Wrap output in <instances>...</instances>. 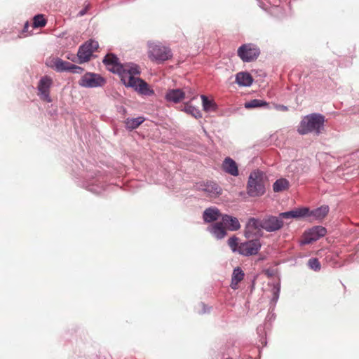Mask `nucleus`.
Here are the masks:
<instances>
[{"instance_id":"obj_29","label":"nucleus","mask_w":359,"mask_h":359,"mask_svg":"<svg viewBox=\"0 0 359 359\" xmlns=\"http://www.w3.org/2000/svg\"><path fill=\"white\" fill-rule=\"evenodd\" d=\"M267 105H268V103L266 102L255 99L250 102H246L245 104V107L247 109H250V108L264 107V106H267Z\"/></svg>"},{"instance_id":"obj_3","label":"nucleus","mask_w":359,"mask_h":359,"mask_svg":"<svg viewBox=\"0 0 359 359\" xmlns=\"http://www.w3.org/2000/svg\"><path fill=\"white\" fill-rule=\"evenodd\" d=\"M266 177L264 174L259 170L252 172L249 176L247 193L251 197L262 196L266 191Z\"/></svg>"},{"instance_id":"obj_9","label":"nucleus","mask_w":359,"mask_h":359,"mask_svg":"<svg viewBox=\"0 0 359 359\" xmlns=\"http://www.w3.org/2000/svg\"><path fill=\"white\" fill-rule=\"evenodd\" d=\"M98 47V42L94 40H89L81 46L77 53L79 62L83 63L89 61L93 52Z\"/></svg>"},{"instance_id":"obj_14","label":"nucleus","mask_w":359,"mask_h":359,"mask_svg":"<svg viewBox=\"0 0 359 359\" xmlns=\"http://www.w3.org/2000/svg\"><path fill=\"white\" fill-rule=\"evenodd\" d=\"M55 67L57 71H69L74 73H80L82 71V68L71 64L68 62L63 61L61 59H57L55 61Z\"/></svg>"},{"instance_id":"obj_25","label":"nucleus","mask_w":359,"mask_h":359,"mask_svg":"<svg viewBox=\"0 0 359 359\" xmlns=\"http://www.w3.org/2000/svg\"><path fill=\"white\" fill-rule=\"evenodd\" d=\"M203 108L205 111H215L217 104L212 100H208L205 95H201Z\"/></svg>"},{"instance_id":"obj_7","label":"nucleus","mask_w":359,"mask_h":359,"mask_svg":"<svg viewBox=\"0 0 359 359\" xmlns=\"http://www.w3.org/2000/svg\"><path fill=\"white\" fill-rule=\"evenodd\" d=\"M106 79L100 74L88 72L79 80V84L85 88H97L104 86Z\"/></svg>"},{"instance_id":"obj_6","label":"nucleus","mask_w":359,"mask_h":359,"mask_svg":"<svg viewBox=\"0 0 359 359\" xmlns=\"http://www.w3.org/2000/svg\"><path fill=\"white\" fill-rule=\"evenodd\" d=\"M260 50L257 45L245 43L241 46L237 50V55L244 62H250L257 59Z\"/></svg>"},{"instance_id":"obj_30","label":"nucleus","mask_w":359,"mask_h":359,"mask_svg":"<svg viewBox=\"0 0 359 359\" xmlns=\"http://www.w3.org/2000/svg\"><path fill=\"white\" fill-rule=\"evenodd\" d=\"M46 20L43 15H37L33 19V27H43L46 25Z\"/></svg>"},{"instance_id":"obj_22","label":"nucleus","mask_w":359,"mask_h":359,"mask_svg":"<svg viewBox=\"0 0 359 359\" xmlns=\"http://www.w3.org/2000/svg\"><path fill=\"white\" fill-rule=\"evenodd\" d=\"M203 190L210 197H216L222 194L221 187L213 182H207Z\"/></svg>"},{"instance_id":"obj_27","label":"nucleus","mask_w":359,"mask_h":359,"mask_svg":"<svg viewBox=\"0 0 359 359\" xmlns=\"http://www.w3.org/2000/svg\"><path fill=\"white\" fill-rule=\"evenodd\" d=\"M288 187L289 182L284 178L276 180L273 185V189L275 192H280L286 190Z\"/></svg>"},{"instance_id":"obj_34","label":"nucleus","mask_w":359,"mask_h":359,"mask_svg":"<svg viewBox=\"0 0 359 359\" xmlns=\"http://www.w3.org/2000/svg\"><path fill=\"white\" fill-rule=\"evenodd\" d=\"M89 8H90V4H87L83 9H82L81 11H80L79 12L78 15H79V16L84 15L86 13L87 11L88 10Z\"/></svg>"},{"instance_id":"obj_12","label":"nucleus","mask_w":359,"mask_h":359,"mask_svg":"<svg viewBox=\"0 0 359 359\" xmlns=\"http://www.w3.org/2000/svg\"><path fill=\"white\" fill-rule=\"evenodd\" d=\"M327 229L322 226H316L304 233L302 243L309 244L325 236Z\"/></svg>"},{"instance_id":"obj_24","label":"nucleus","mask_w":359,"mask_h":359,"mask_svg":"<svg viewBox=\"0 0 359 359\" xmlns=\"http://www.w3.org/2000/svg\"><path fill=\"white\" fill-rule=\"evenodd\" d=\"M244 276V272L239 267L233 270L230 285L233 290L238 289V283L243 280Z\"/></svg>"},{"instance_id":"obj_35","label":"nucleus","mask_w":359,"mask_h":359,"mask_svg":"<svg viewBox=\"0 0 359 359\" xmlns=\"http://www.w3.org/2000/svg\"><path fill=\"white\" fill-rule=\"evenodd\" d=\"M276 109L284 111H287V107L284 105H278L276 106Z\"/></svg>"},{"instance_id":"obj_10","label":"nucleus","mask_w":359,"mask_h":359,"mask_svg":"<svg viewBox=\"0 0 359 359\" xmlns=\"http://www.w3.org/2000/svg\"><path fill=\"white\" fill-rule=\"evenodd\" d=\"M251 240L241 243L238 247V253L243 256H251L257 255L261 248L262 244L258 238H250Z\"/></svg>"},{"instance_id":"obj_2","label":"nucleus","mask_w":359,"mask_h":359,"mask_svg":"<svg viewBox=\"0 0 359 359\" xmlns=\"http://www.w3.org/2000/svg\"><path fill=\"white\" fill-rule=\"evenodd\" d=\"M324 123V116L316 113L311 114L303 118L298 126L297 131L301 135L311 133L319 135L323 130Z\"/></svg>"},{"instance_id":"obj_19","label":"nucleus","mask_w":359,"mask_h":359,"mask_svg":"<svg viewBox=\"0 0 359 359\" xmlns=\"http://www.w3.org/2000/svg\"><path fill=\"white\" fill-rule=\"evenodd\" d=\"M329 210L327 205H323L313 210L309 209V213L306 217H313V219L321 221L327 215Z\"/></svg>"},{"instance_id":"obj_20","label":"nucleus","mask_w":359,"mask_h":359,"mask_svg":"<svg viewBox=\"0 0 359 359\" xmlns=\"http://www.w3.org/2000/svg\"><path fill=\"white\" fill-rule=\"evenodd\" d=\"M236 82L241 86H250L253 82V79L250 73L241 72L236 75Z\"/></svg>"},{"instance_id":"obj_17","label":"nucleus","mask_w":359,"mask_h":359,"mask_svg":"<svg viewBox=\"0 0 359 359\" xmlns=\"http://www.w3.org/2000/svg\"><path fill=\"white\" fill-rule=\"evenodd\" d=\"M223 170L233 176L238 175V168L237 163L230 157H226L222 163Z\"/></svg>"},{"instance_id":"obj_13","label":"nucleus","mask_w":359,"mask_h":359,"mask_svg":"<svg viewBox=\"0 0 359 359\" xmlns=\"http://www.w3.org/2000/svg\"><path fill=\"white\" fill-rule=\"evenodd\" d=\"M262 228L267 232H273L280 230L284 225L280 217L268 216L262 219Z\"/></svg>"},{"instance_id":"obj_26","label":"nucleus","mask_w":359,"mask_h":359,"mask_svg":"<svg viewBox=\"0 0 359 359\" xmlns=\"http://www.w3.org/2000/svg\"><path fill=\"white\" fill-rule=\"evenodd\" d=\"M144 121V118L143 117L127 118L126 121V127L130 130L135 129L141 125Z\"/></svg>"},{"instance_id":"obj_31","label":"nucleus","mask_w":359,"mask_h":359,"mask_svg":"<svg viewBox=\"0 0 359 359\" xmlns=\"http://www.w3.org/2000/svg\"><path fill=\"white\" fill-rule=\"evenodd\" d=\"M228 244L233 252L237 251L238 252V247L240 243H238V238L236 236H233L228 240Z\"/></svg>"},{"instance_id":"obj_33","label":"nucleus","mask_w":359,"mask_h":359,"mask_svg":"<svg viewBox=\"0 0 359 359\" xmlns=\"http://www.w3.org/2000/svg\"><path fill=\"white\" fill-rule=\"evenodd\" d=\"M183 91L185 92V95H187V97H189L191 100H193L196 96V93L194 88L185 87Z\"/></svg>"},{"instance_id":"obj_36","label":"nucleus","mask_w":359,"mask_h":359,"mask_svg":"<svg viewBox=\"0 0 359 359\" xmlns=\"http://www.w3.org/2000/svg\"><path fill=\"white\" fill-rule=\"evenodd\" d=\"M29 27V23L27 22L24 25L23 32H28Z\"/></svg>"},{"instance_id":"obj_4","label":"nucleus","mask_w":359,"mask_h":359,"mask_svg":"<svg viewBox=\"0 0 359 359\" xmlns=\"http://www.w3.org/2000/svg\"><path fill=\"white\" fill-rule=\"evenodd\" d=\"M102 62L109 71L119 75L121 81H123V76L126 73L130 72L132 68L136 65L134 64L123 65L120 63L118 58L112 53H108L104 57Z\"/></svg>"},{"instance_id":"obj_8","label":"nucleus","mask_w":359,"mask_h":359,"mask_svg":"<svg viewBox=\"0 0 359 359\" xmlns=\"http://www.w3.org/2000/svg\"><path fill=\"white\" fill-rule=\"evenodd\" d=\"M262 220L251 217L248 219L244 230V236L246 238H255L262 236Z\"/></svg>"},{"instance_id":"obj_15","label":"nucleus","mask_w":359,"mask_h":359,"mask_svg":"<svg viewBox=\"0 0 359 359\" xmlns=\"http://www.w3.org/2000/svg\"><path fill=\"white\" fill-rule=\"evenodd\" d=\"M309 213V208H297L288 212H285L279 214L280 219L282 220L283 219H291V218H301L307 216V214Z\"/></svg>"},{"instance_id":"obj_16","label":"nucleus","mask_w":359,"mask_h":359,"mask_svg":"<svg viewBox=\"0 0 359 359\" xmlns=\"http://www.w3.org/2000/svg\"><path fill=\"white\" fill-rule=\"evenodd\" d=\"M185 97V92L181 89H170L167 91L165 98L168 102L179 103Z\"/></svg>"},{"instance_id":"obj_11","label":"nucleus","mask_w":359,"mask_h":359,"mask_svg":"<svg viewBox=\"0 0 359 359\" xmlns=\"http://www.w3.org/2000/svg\"><path fill=\"white\" fill-rule=\"evenodd\" d=\"M53 84L52 79L48 76H44L41 77L39 81L37 89L38 95L40 99L46 102H52L50 96V89Z\"/></svg>"},{"instance_id":"obj_28","label":"nucleus","mask_w":359,"mask_h":359,"mask_svg":"<svg viewBox=\"0 0 359 359\" xmlns=\"http://www.w3.org/2000/svg\"><path fill=\"white\" fill-rule=\"evenodd\" d=\"M183 111H184L186 113L191 115L196 118H199L202 117V114L201 111L194 107V106L191 105L189 102H187L184 104Z\"/></svg>"},{"instance_id":"obj_1","label":"nucleus","mask_w":359,"mask_h":359,"mask_svg":"<svg viewBox=\"0 0 359 359\" xmlns=\"http://www.w3.org/2000/svg\"><path fill=\"white\" fill-rule=\"evenodd\" d=\"M140 71L137 65L132 68L130 72L126 73L123 76V83L126 87H131L137 91L140 94L150 96L154 94V91L150 88L147 83L140 79L138 76Z\"/></svg>"},{"instance_id":"obj_5","label":"nucleus","mask_w":359,"mask_h":359,"mask_svg":"<svg viewBox=\"0 0 359 359\" xmlns=\"http://www.w3.org/2000/svg\"><path fill=\"white\" fill-rule=\"evenodd\" d=\"M148 56L151 61L162 63L172 57L171 50L161 43H151L149 46Z\"/></svg>"},{"instance_id":"obj_32","label":"nucleus","mask_w":359,"mask_h":359,"mask_svg":"<svg viewBox=\"0 0 359 359\" xmlns=\"http://www.w3.org/2000/svg\"><path fill=\"white\" fill-rule=\"evenodd\" d=\"M309 267L315 271H319L320 269V264L318 259L312 258L308 262Z\"/></svg>"},{"instance_id":"obj_23","label":"nucleus","mask_w":359,"mask_h":359,"mask_svg":"<svg viewBox=\"0 0 359 359\" xmlns=\"http://www.w3.org/2000/svg\"><path fill=\"white\" fill-rule=\"evenodd\" d=\"M220 216L219 210L216 208H207L203 212V219L205 222L216 221Z\"/></svg>"},{"instance_id":"obj_21","label":"nucleus","mask_w":359,"mask_h":359,"mask_svg":"<svg viewBox=\"0 0 359 359\" xmlns=\"http://www.w3.org/2000/svg\"><path fill=\"white\" fill-rule=\"evenodd\" d=\"M210 231L218 239L223 238L226 234V228L222 222H216L209 227Z\"/></svg>"},{"instance_id":"obj_18","label":"nucleus","mask_w":359,"mask_h":359,"mask_svg":"<svg viewBox=\"0 0 359 359\" xmlns=\"http://www.w3.org/2000/svg\"><path fill=\"white\" fill-rule=\"evenodd\" d=\"M222 223L226 229L230 231H236L241 228L238 219L229 215H224L222 217Z\"/></svg>"}]
</instances>
